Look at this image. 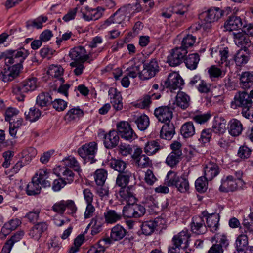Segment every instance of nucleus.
<instances>
[{"mask_svg":"<svg viewBox=\"0 0 253 253\" xmlns=\"http://www.w3.org/2000/svg\"><path fill=\"white\" fill-rule=\"evenodd\" d=\"M252 104V100L250 98L249 94L246 91H239L236 94L234 100L231 102V106L235 109L242 107L243 116L247 119H251V116L253 117Z\"/></svg>","mask_w":253,"mask_h":253,"instance_id":"nucleus-1","label":"nucleus"},{"mask_svg":"<svg viewBox=\"0 0 253 253\" xmlns=\"http://www.w3.org/2000/svg\"><path fill=\"white\" fill-rule=\"evenodd\" d=\"M166 182L168 186L175 187L181 193H186L189 189L188 179L184 176H178L172 171L167 173Z\"/></svg>","mask_w":253,"mask_h":253,"instance_id":"nucleus-2","label":"nucleus"},{"mask_svg":"<svg viewBox=\"0 0 253 253\" xmlns=\"http://www.w3.org/2000/svg\"><path fill=\"white\" fill-rule=\"evenodd\" d=\"M28 55L27 51L23 48L18 50H9L2 53L0 59L4 57L6 64L15 63L22 66V63Z\"/></svg>","mask_w":253,"mask_h":253,"instance_id":"nucleus-3","label":"nucleus"},{"mask_svg":"<svg viewBox=\"0 0 253 253\" xmlns=\"http://www.w3.org/2000/svg\"><path fill=\"white\" fill-rule=\"evenodd\" d=\"M37 81L36 78H32L26 80L20 83L16 84L13 87V93L19 96L16 98L19 101H22L25 97L24 93L29 91L34 90L37 87Z\"/></svg>","mask_w":253,"mask_h":253,"instance_id":"nucleus-4","label":"nucleus"},{"mask_svg":"<svg viewBox=\"0 0 253 253\" xmlns=\"http://www.w3.org/2000/svg\"><path fill=\"white\" fill-rule=\"evenodd\" d=\"M160 68L157 59H151L149 62L143 63V69L141 71L139 77L145 80L154 77L159 71Z\"/></svg>","mask_w":253,"mask_h":253,"instance_id":"nucleus-5","label":"nucleus"},{"mask_svg":"<svg viewBox=\"0 0 253 253\" xmlns=\"http://www.w3.org/2000/svg\"><path fill=\"white\" fill-rule=\"evenodd\" d=\"M51 209L55 212L60 214H63L67 209L68 214L72 216H74L77 211V207L74 201L72 200H62L58 201L52 206Z\"/></svg>","mask_w":253,"mask_h":253,"instance_id":"nucleus-6","label":"nucleus"},{"mask_svg":"<svg viewBox=\"0 0 253 253\" xmlns=\"http://www.w3.org/2000/svg\"><path fill=\"white\" fill-rule=\"evenodd\" d=\"M97 149V144L95 142H92L82 146L78 149V152L79 155L85 161L92 164L95 161L94 155L96 153Z\"/></svg>","mask_w":253,"mask_h":253,"instance_id":"nucleus-7","label":"nucleus"},{"mask_svg":"<svg viewBox=\"0 0 253 253\" xmlns=\"http://www.w3.org/2000/svg\"><path fill=\"white\" fill-rule=\"evenodd\" d=\"M187 53V50L179 47H175L169 51L168 56L167 62L172 67L179 65L184 60Z\"/></svg>","mask_w":253,"mask_h":253,"instance_id":"nucleus-8","label":"nucleus"},{"mask_svg":"<svg viewBox=\"0 0 253 253\" xmlns=\"http://www.w3.org/2000/svg\"><path fill=\"white\" fill-rule=\"evenodd\" d=\"M117 132L121 138L130 141L137 137L130 125L127 122L121 121L117 124Z\"/></svg>","mask_w":253,"mask_h":253,"instance_id":"nucleus-9","label":"nucleus"},{"mask_svg":"<svg viewBox=\"0 0 253 253\" xmlns=\"http://www.w3.org/2000/svg\"><path fill=\"white\" fill-rule=\"evenodd\" d=\"M173 110L174 107L170 104L168 106H162L155 109L154 114L160 122H170L173 117Z\"/></svg>","mask_w":253,"mask_h":253,"instance_id":"nucleus-10","label":"nucleus"},{"mask_svg":"<svg viewBox=\"0 0 253 253\" xmlns=\"http://www.w3.org/2000/svg\"><path fill=\"white\" fill-rule=\"evenodd\" d=\"M184 84V81L179 74L170 73L166 80L164 82L163 86L172 90L180 89Z\"/></svg>","mask_w":253,"mask_h":253,"instance_id":"nucleus-11","label":"nucleus"},{"mask_svg":"<svg viewBox=\"0 0 253 253\" xmlns=\"http://www.w3.org/2000/svg\"><path fill=\"white\" fill-rule=\"evenodd\" d=\"M22 68V66L20 64H14L7 69L5 68L1 72L0 78L4 82L11 81L19 76Z\"/></svg>","mask_w":253,"mask_h":253,"instance_id":"nucleus-12","label":"nucleus"},{"mask_svg":"<svg viewBox=\"0 0 253 253\" xmlns=\"http://www.w3.org/2000/svg\"><path fill=\"white\" fill-rule=\"evenodd\" d=\"M203 217H206L207 227L213 232H216L219 228L220 216L217 213L209 214L207 211L202 213Z\"/></svg>","mask_w":253,"mask_h":253,"instance_id":"nucleus-13","label":"nucleus"},{"mask_svg":"<svg viewBox=\"0 0 253 253\" xmlns=\"http://www.w3.org/2000/svg\"><path fill=\"white\" fill-rule=\"evenodd\" d=\"M234 42L236 45L241 47L244 51H248V47L250 46L251 41L249 36L243 31L233 33Z\"/></svg>","mask_w":253,"mask_h":253,"instance_id":"nucleus-14","label":"nucleus"},{"mask_svg":"<svg viewBox=\"0 0 253 253\" xmlns=\"http://www.w3.org/2000/svg\"><path fill=\"white\" fill-rule=\"evenodd\" d=\"M142 149L137 148L132 155V158L140 167L144 168L150 166L152 165L151 161L148 156L142 154Z\"/></svg>","mask_w":253,"mask_h":253,"instance_id":"nucleus-15","label":"nucleus"},{"mask_svg":"<svg viewBox=\"0 0 253 253\" xmlns=\"http://www.w3.org/2000/svg\"><path fill=\"white\" fill-rule=\"evenodd\" d=\"M204 172L206 178L211 181L219 174L220 169L216 163L210 161L204 166Z\"/></svg>","mask_w":253,"mask_h":253,"instance_id":"nucleus-16","label":"nucleus"},{"mask_svg":"<svg viewBox=\"0 0 253 253\" xmlns=\"http://www.w3.org/2000/svg\"><path fill=\"white\" fill-rule=\"evenodd\" d=\"M190 225L191 231L196 234H203L207 231L203 217L198 216L193 217Z\"/></svg>","mask_w":253,"mask_h":253,"instance_id":"nucleus-17","label":"nucleus"},{"mask_svg":"<svg viewBox=\"0 0 253 253\" xmlns=\"http://www.w3.org/2000/svg\"><path fill=\"white\" fill-rule=\"evenodd\" d=\"M134 191V186H127L120 188L119 194L122 200L125 201L127 204H134L137 201Z\"/></svg>","mask_w":253,"mask_h":253,"instance_id":"nucleus-18","label":"nucleus"},{"mask_svg":"<svg viewBox=\"0 0 253 253\" xmlns=\"http://www.w3.org/2000/svg\"><path fill=\"white\" fill-rule=\"evenodd\" d=\"M69 55L74 61L84 63L89 56L86 54L85 48L83 46H77L73 48L70 52Z\"/></svg>","mask_w":253,"mask_h":253,"instance_id":"nucleus-19","label":"nucleus"},{"mask_svg":"<svg viewBox=\"0 0 253 253\" xmlns=\"http://www.w3.org/2000/svg\"><path fill=\"white\" fill-rule=\"evenodd\" d=\"M51 173L47 169H40L34 177L41 186L44 188L49 187L51 186L50 176Z\"/></svg>","mask_w":253,"mask_h":253,"instance_id":"nucleus-20","label":"nucleus"},{"mask_svg":"<svg viewBox=\"0 0 253 253\" xmlns=\"http://www.w3.org/2000/svg\"><path fill=\"white\" fill-rule=\"evenodd\" d=\"M48 225L45 222H40L35 224L30 229L29 235L35 240L38 241L43 233L47 229Z\"/></svg>","mask_w":253,"mask_h":253,"instance_id":"nucleus-21","label":"nucleus"},{"mask_svg":"<svg viewBox=\"0 0 253 253\" xmlns=\"http://www.w3.org/2000/svg\"><path fill=\"white\" fill-rule=\"evenodd\" d=\"M108 95L111 100L114 108L116 111H120L123 109V105L122 97L119 92L115 88H110L108 91Z\"/></svg>","mask_w":253,"mask_h":253,"instance_id":"nucleus-22","label":"nucleus"},{"mask_svg":"<svg viewBox=\"0 0 253 253\" xmlns=\"http://www.w3.org/2000/svg\"><path fill=\"white\" fill-rule=\"evenodd\" d=\"M239 76L240 85L244 89H249L253 86V72L245 71Z\"/></svg>","mask_w":253,"mask_h":253,"instance_id":"nucleus-23","label":"nucleus"},{"mask_svg":"<svg viewBox=\"0 0 253 253\" xmlns=\"http://www.w3.org/2000/svg\"><path fill=\"white\" fill-rule=\"evenodd\" d=\"M243 26L242 19L236 15L230 16L224 23V28L226 30L232 31L240 29Z\"/></svg>","mask_w":253,"mask_h":253,"instance_id":"nucleus-24","label":"nucleus"},{"mask_svg":"<svg viewBox=\"0 0 253 253\" xmlns=\"http://www.w3.org/2000/svg\"><path fill=\"white\" fill-rule=\"evenodd\" d=\"M104 139L105 147L108 149H112L118 145L119 136L117 131L111 130L104 135Z\"/></svg>","mask_w":253,"mask_h":253,"instance_id":"nucleus-25","label":"nucleus"},{"mask_svg":"<svg viewBox=\"0 0 253 253\" xmlns=\"http://www.w3.org/2000/svg\"><path fill=\"white\" fill-rule=\"evenodd\" d=\"M164 123L160 131V137L166 140H171L175 133V126L173 124L170 122Z\"/></svg>","mask_w":253,"mask_h":253,"instance_id":"nucleus-26","label":"nucleus"},{"mask_svg":"<svg viewBox=\"0 0 253 253\" xmlns=\"http://www.w3.org/2000/svg\"><path fill=\"white\" fill-rule=\"evenodd\" d=\"M190 237L187 230H183L177 235L174 236L172 239V244L179 248L183 244L185 245V247H187Z\"/></svg>","mask_w":253,"mask_h":253,"instance_id":"nucleus-27","label":"nucleus"},{"mask_svg":"<svg viewBox=\"0 0 253 253\" xmlns=\"http://www.w3.org/2000/svg\"><path fill=\"white\" fill-rule=\"evenodd\" d=\"M161 218H156L153 220H149L142 223L141 227L142 232L145 235H150L158 226Z\"/></svg>","mask_w":253,"mask_h":253,"instance_id":"nucleus-28","label":"nucleus"},{"mask_svg":"<svg viewBox=\"0 0 253 253\" xmlns=\"http://www.w3.org/2000/svg\"><path fill=\"white\" fill-rule=\"evenodd\" d=\"M228 129L231 135L238 136L242 133L243 126L239 120L233 119L229 122Z\"/></svg>","mask_w":253,"mask_h":253,"instance_id":"nucleus-29","label":"nucleus"},{"mask_svg":"<svg viewBox=\"0 0 253 253\" xmlns=\"http://www.w3.org/2000/svg\"><path fill=\"white\" fill-rule=\"evenodd\" d=\"M223 14V12L219 8H211L206 12L205 20L207 22L212 23L217 21Z\"/></svg>","mask_w":253,"mask_h":253,"instance_id":"nucleus-30","label":"nucleus"},{"mask_svg":"<svg viewBox=\"0 0 253 253\" xmlns=\"http://www.w3.org/2000/svg\"><path fill=\"white\" fill-rule=\"evenodd\" d=\"M132 176V173L128 170H126L125 172L119 173L116 178V185L121 188L126 187Z\"/></svg>","mask_w":253,"mask_h":253,"instance_id":"nucleus-31","label":"nucleus"},{"mask_svg":"<svg viewBox=\"0 0 253 253\" xmlns=\"http://www.w3.org/2000/svg\"><path fill=\"white\" fill-rule=\"evenodd\" d=\"M127 233L123 226L117 224L111 229V237L113 241H120L125 237Z\"/></svg>","mask_w":253,"mask_h":253,"instance_id":"nucleus-32","label":"nucleus"},{"mask_svg":"<svg viewBox=\"0 0 253 253\" xmlns=\"http://www.w3.org/2000/svg\"><path fill=\"white\" fill-rule=\"evenodd\" d=\"M106 223H115L122 219V214L113 210H108L103 214Z\"/></svg>","mask_w":253,"mask_h":253,"instance_id":"nucleus-33","label":"nucleus"},{"mask_svg":"<svg viewBox=\"0 0 253 253\" xmlns=\"http://www.w3.org/2000/svg\"><path fill=\"white\" fill-rule=\"evenodd\" d=\"M57 168V170H59L57 176L59 177L62 176L61 178L65 180L67 184H70L74 181L75 174L69 168L66 167H61V166L58 167Z\"/></svg>","mask_w":253,"mask_h":253,"instance_id":"nucleus-34","label":"nucleus"},{"mask_svg":"<svg viewBox=\"0 0 253 253\" xmlns=\"http://www.w3.org/2000/svg\"><path fill=\"white\" fill-rule=\"evenodd\" d=\"M103 224V219L101 216H95L94 217L92 218L90 223L88 225V226H92L91 234L92 235H95L101 232L102 229V226Z\"/></svg>","mask_w":253,"mask_h":253,"instance_id":"nucleus-35","label":"nucleus"},{"mask_svg":"<svg viewBox=\"0 0 253 253\" xmlns=\"http://www.w3.org/2000/svg\"><path fill=\"white\" fill-rule=\"evenodd\" d=\"M190 97L183 92H178L175 97V100L173 104L182 109H185L189 105Z\"/></svg>","mask_w":253,"mask_h":253,"instance_id":"nucleus-36","label":"nucleus"},{"mask_svg":"<svg viewBox=\"0 0 253 253\" xmlns=\"http://www.w3.org/2000/svg\"><path fill=\"white\" fill-rule=\"evenodd\" d=\"M195 133V128L191 122H187L182 125L180 133L185 138L192 137Z\"/></svg>","mask_w":253,"mask_h":253,"instance_id":"nucleus-37","label":"nucleus"},{"mask_svg":"<svg viewBox=\"0 0 253 253\" xmlns=\"http://www.w3.org/2000/svg\"><path fill=\"white\" fill-rule=\"evenodd\" d=\"M52 102V98L49 93L42 92L37 97L36 103L41 107L47 106Z\"/></svg>","mask_w":253,"mask_h":253,"instance_id":"nucleus-38","label":"nucleus"},{"mask_svg":"<svg viewBox=\"0 0 253 253\" xmlns=\"http://www.w3.org/2000/svg\"><path fill=\"white\" fill-rule=\"evenodd\" d=\"M200 60L199 56L197 53L189 54L184 58V61L186 67L190 70H194L197 68Z\"/></svg>","mask_w":253,"mask_h":253,"instance_id":"nucleus-39","label":"nucleus"},{"mask_svg":"<svg viewBox=\"0 0 253 253\" xmlns=\"http://www.w3.org/2000/svg\"><path fill=\"white\" fill-rule=\"evenodd\" d=\"M84 111L79 107L73 108L70 109L65 115V119L68 121H72L79 119L83 116Z\"/></svg>","mask_w":253,"mask_h":253,"instance_id":"nucleus-40","label":"nucleus"},{"mask_svg":"<svg viewBox=\"0 0 253 253\" xmlns=\"http://www.w3.org/2000/svg\"><path fill=\"white\" fill-rule=\"evenodd\" d=\"M242 225L243 227H240V228L242 232V230H244L245 233L253 232V212L244 218L242 222Z\"/></svg>","mask_w":253,"mask_h":253,"instance_id":"nucleus-41","label":"nucleus"},{"mask_svg":"<svg viewBox=\"0 0 253 253\" xmlns=\"http://www.w3.org/2000/svg\"><path fill=\"white\" fill-rule=\"evenodd\" d=\"M41 189L40 184L35 180L33 177L32 181L27 185L26 193L28 195H35L39 194Z\"/></svg>","mask_w":253,"mask_h":253,"instance_id":"nucleus-42","label":"nucleus"},{"mask_svg":"<svg viewBox=\"0 0 253 253\" xmlns=\"http://www.w3.org/2000/svg\"><path fill=\"white\" fill-rule=\"evenodd\" d=\"M107 172L103 169H97L94 173V179L96 184L102 186L107 177Z\"/></svg>","mask_w":253,"mask_h":253,"instance_id":"nucleus-43","label":"nucleus"},{"mask_svg":"<svg viewBox=\"0 0 253 253\" xmlns=\"http://www.w3.org/2000/svg\"><path fill=\"white\" fill-rule=\"evenodd\" d=\"M161 148V146L157 141L152 140L145 144L144 151L147 155H150L156 153Z\"/></svg>","mask_w":253,"mask_h":253,"instance_id":"nucleus-44","label":"nucleus"},{"mask_svg":"<svg viewBox=\"0 0 253 253\" xmlns=\"http://www.w3.org/2000/svg\"><path fill=\"white\" fill-rule=\"evenodd\" d=\"M126 18L125 16L118 9L115 13L105 21V24L107 25H109L112 23L120 24Z\"/></svg>","mask_w":253,"mask_h":253,"instance_id":"nucleus-45","label":"nucleus"},{"mask_svg":"<svg viewBox=\"0 0 253 253\" xmlns=\"http://www.w3.org/2000/svg\"><path fill=\"white\" fill-rule=\"evenodd\" d=\"M208 181L205 176L198 178L195 183L196 190L201 193L205 192L208 188Z\"/></svg>","mask_w":253,"mask_h":253,"instance_id":"nucleus-46","label":"nucleus"},{"mask_svg":"<svg viewBox=\"0 0 253 253\" xmlns=\"http://www.w3.org/2000/svg\"><path fill=\"white\" fill-rule=\"evenodd\" d=\"M110 167L115 170L117 171L119 173L125 172L126 169V163L121 160H113L110 163Z\"/></svg>","mask_w":253,"mask_h":253,"instance_id":"nucleus-47","label":"nucleus"},{"mask_svg":"<svg viewBox=\"0 0 253 253\" xmlns=\"http://www.w3.org/2000/svg\"><path fill=\"white\" fill-rule=\"evenodd\" d=\"M181 155V151H177V153L171 152L167 157L166 164L171 167L175 166L179 162Z\"/></svg>","mask_w":253,"mask_h":253,"instance_id":"nucleus-48","label":"nucleus"},{"mask_svg":"<svg viewBox=\"0 0 253 253\" xmlns=\"http://www.w3.org/2000/svg\"><path fill=\"white\" fill-rule=\"evenodd\" d=\"M25 118L31 122H35L41 116V112L34 107L29 109L28 112H25Z\"/></svg>","mask_w":253,"mask_h":253,"instance_id":"nucleus-49","label":"nucleus"},{"mask_svg":"<svg viewBox=\"0 0 253 253\" xmlns=\"http://www.w3.org/2000/svg\"><path fill=\"white\" fill-rule=\"evenodd\" d=\"M237 188L236 182H231L225 179L221 180V184L219 187V190L223 192H229L234 191Z\"/></svg>","mask_w":253,"mask_h":253,"instance_id":"nucleus-50","label":"nucleus"},{"mask_svg":"<svg viewBox=\"0 0 253 253\" xmlns=\"http://www.w3.org/2000/svg\"><path fill=\"white\" fill-rule=\"evenodd\" d=\"M137 127L140 130H145L149 125V119L146 115H141L135 121Z\"/></svg>","mask_w":253,"mask_h":253,"instance_id":"nucleus-51","label":"nucleus"},{"mask_svg":"<svg viewBox=\"0 0 253 253\" xmlns=\"http://www.w3.org/2000/svg\"><path fill=\"white\" fill-rule=\"evenodd\" d=\"M236 249H243L247 250L249 248L248 237L246 234L240 235L236 240Z\"/></svg>","mask_w":253,"mask_h":253,"instance_id":"nucleus-52","label":"nucleus"},{"mask_svg":"<svg viewBox=\"0 0 253 253\" xmlns=\"http://www.w3.org/2000/svg\"><path fill=\"white\" fill-rule=\"evenodd\" d=\"M63 162L66 167L72 168L78 172L81 171L78 162L74 157L69 156L65 158L63 160Z\"/></svg>","mask_w":253,"mask_h":253,"instance_id":"nucleus-53","label":"nucleus"},{"mask_svg":"<svg viewBox=\"0 0 253 253\" xmlns=\"http://www.w3.org/2000/svg\"><path fill=\"white\" fill-rule=\"evenodd\" d=\"M242 50V49L239 50L234 57L236 64L239 66L246 64L249 60V57L246 56Z\"/></svg>","mask_w":253,"mask_h":253,"instance_id":"nucleus-54","label":"nucleus"},{"mask_svg":"<svg viewBox=\"0 0 253 253\" xmlns=\"http://www.w3.org/2000/svg\"><path fill=\"white\" fill-rule=\"evenodd\" d=\"M195 40L196 37L195 36L188 34L183 38L181 42V46L179 47L187 50L188 47L193 46L195 42Z\"/></svg>","mask_w":253,"mask_h":253,"instance_id":"nucleus-55","label":"nucleus"},{"mask_svg":"<svg viewBox=\"0 0 253 253\" xmlns=\"http://www.w3.org/2000/svg\"><path fill=\"white\" fill-rule=\"evenodd\" d=\"M122 214L125 217L134 218L133 204H127L124 206Z\"/></svg>","mask_w":253,"mask_h":253,"instance_id":"nucleus-56","label":"nucleus"},{"mask_svg":"<svg viewBox=\"0 0 253 253\" xmlns=\"http://www.w3.org/2000/svg\"><path fill=\"white\" fill-rule=\"evenodd\" d=\"M161 97V95L160 94H156V93H150L149 94L145 95L142 101L141 102L142 104V107L143 108H145L148 107L150 103H151V99H159Z\"/></svg>","mask_w":253,"mask_h":253,"instance_id":"nucleus-57","label":"nucleus"},{"mask_svg":"<svg viewBox=\"0 0 253 253\" xmlns=\"http://www.w3.org/2000/svg\"><path fill=\"white\" fill-rule=\"evenodd\" d=\"M85 10L87 12H89V16L92 20H96L102 16V13L99 10V8H92L87 6Z\"/></svg>","mask_w":253,"mask_h":253,"instance_id":"nucleus-58","label":"nucleus"},{"mask_svg":"<svg viewBox=\"0 0 253 253\" xmlns=\"http://www.w3.org/2000/svg\"><path fill=\"white\" fill-rule=\"evenodd\" d=\"M211 117L210 113L200 114L193 115L192 119L197 123L204 124L206 123Z\"/></svg>","mask_w":253,"mask_h":253,"instance_id":"nucleus-59","label":"nucleus"},{"mask_svg":"<svg viewBox=\"0 0 253 253\" xmlns=\"http://www.w3.org/2000/svg\"><path fill=\"white\" fill-rule=\"evenodd\" d=\"M252 152V150L247 146L243 145L240 147L238 151V156L241 159H247Z\"/></svg>","mask_w":253,"mask_h":253,"instance_id":"nucleus-60","label":"nucleus"},{"mask_svg":"<svg viewBox=\"0 0 253 253\" xmlns=\"http://www.w3.org/2000/svg\"><path fill=\"white\" fill-rule=\"evenodd\" d=\"M53 107L57 111H63L67 106V102L61 99H56L52 101Z\"/></svg>","mask_w":253,"mask_h":253,"instance_id":"nucleus-61","label":"nucleus"},{"mask_svg":"<svg viewBox=\"0 0 253 253\" xmlns=\"http://www.w3.org/2000/svg\"><path fill=\"white\" fill-rule=\"evenodd\" d=\"M134 218H139L144 215L146 212L145 207L139 204H133Z\"/></svg>","mask_w":253,"mask_h":253,"instance_id":"nucleus-62","label":"nucleus"},{"mask_svg":"<svg viewBox=\"0 0 253 253\" xmlns=\"http://www.w3.org/2000/svg\"><path fill=\"white\" fill-rule=\"evenodd\" d=\"M48 73L52 76L58 77L62 75L63 69L61 66H52L50 67Z\"/></svg>","mask_w":253,"mask_h":253,"instance_id":"nucleus-63","label":"nucleus"},{"mask_svg":"<svg viewBox=\"0 0 253 253\" xmlns=\"http://www.w3.org/2000/svg\"><path fill=\"white\" fill-rule=\"evenodd\" d=\"M67 183L66 182L65 180L63 178H59L58 179L54 180L52 188L54 191H58L61 188L64 187Z\"/></svg>","mask_w":253,"mask_h":253,"instance_id":"nucleus-64","label":"nucleus"}]
</instances>
